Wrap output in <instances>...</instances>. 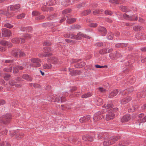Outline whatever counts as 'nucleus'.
<instances>
[{
    "label": "nucleus",
    "instance_id": "nucleus-56",
    "mask_svg": "<svg viewBox=\"0 0 146 146\" xmlns=\"http://www.w3.org/2000/svg\"><path fill=\"white\" fill-rule=\"evenodd\" d=\"M107 21L109 22H111L112 21L111 20L109 19H107Z\"/></svg>",
    "mask_w": 146,
    "mask_h": 146
},
{
    "label": "nucleus",
    "instance_id": "nucleus-54",
    "mask_svg": "<svg viewBox=\"0 0 146 146\" xmlns=\"http://www.w3.org/2000/svg\"><path fill=\"white\" fill-rule=\"evenodd\" d=\"M38 62L37 63H36V66L37 67H39L41 65V64H40L39 63H38Z\"/></svg>",
    "mask_w": 146,
    "mask_h": 146
},
{
    "label": "nucleus",
    "instance_id": "nucleus-30",
    "mask_svg": "<svg viewBox=\"0 0 146 146\" xmlns=\"http://www.w3.org/2000/svg\"><path fill=\"white\" fill-rule=\"evenodd\" d=\"M25 16L24 14H21L17 16V18L18 19H21L24 17Z\"/></svg>",
    "mask_w": 146,
    "mask_h": 146
},
{
    "label": "nucleus",
    "instance_id": "nucleus-25",
    "mask_svg": "<svg viewBox=\"0 0 146 146\" xmlns=\"http://www.w3.org/2000/svg\"><path fill=\"white\" fill-rule=\"evenodd\" d=\"M30 85L32 87H33L35 88H39L40 87V86L39 85L36 84H33L31 83L30 84Z\"/></svg>",
    "mask_w": 146,
    "mask_h": 146
},
{
    "label": "nucleus",
    "instance_id": "nucleus-20",
    "mask_svg": "<svg viewBox=\"0 0 146 146\" xmlns=\"http://www.w3.org/2000/svg\"><path fill=\"white\" fill-rule=\"evenodd\" d=\"M133 29L135 31H138L140 30L141 27L138 26H135L133 27Z\"/></svg>",
    "mask_w": 146,
    "mask_h": 146
},
{
    "label": "nucleus",
    "instance_id": "nucleus-2",
    "mask_svg": "<svg viewBox=\"0 0 146 146\" xmlns=\"http://www.w3.org/2000/svg\"><path fill=\"white\" fill-rule=\"evenodd\" d=\"M123 17L125 19L130 21L137 20V17L136 16H129L126 14H124Z\"/></svg>",
    "mask_w": 146,
    "mask_h": 146
},
{
    "label": "nucleus",
    "instance_id": "nucleus-28",
    "mask_svg": "<svg viewBox=\"0 0 146 146\" xmlns=\"http://www.w3.org/2000/svg\"><path fill=\"white\" fill-rule=\"evenodd\" d=\"M32 14L33 16H36L39 15V13L36 11H34L32 12Z\"/></svg>",
    "mask_w": 146,
    "mask_h": 146
},
{
    "label": "nucleus",
    "instance_id": "nucleus-5",
    "mask_svg": "<svg viewBox=\"0 0 146 146\" xmlns=\"http://www.w3.org/2000/svg\"><path fill=\"white\" fill-rule=\"evenodd\" d=\"M130 119V115H124L122 118L121 121L122 122H126L129 120Z\"/></svg>",
    "mask_w": 146,
    "mask_h": 146
},
{
    "label": "nucleus",
    "instance_id": "nucleus-26",
    "mask_svg": "<svg viewBox=\"0 0 146 146\" xmlns=\"http://www.w3.org/2000/svg\"><path fill=\"white\" fill-rule=\"evenodd\" d=\"M109 1L111 3L115 4H121V3L118 2V0H109Z\"/></svg>",
    "mask_w": 146,
    "mask_h": 146
},
{
    "label": "nucleus",
    "instance_id": "nucleus-33",
    "mask_svg": "<svg viewBox=\"0 0 146 146\" xmlns=\"http://www.w3.org/2000/svg\"><path fill=\"white\" fill-rule=\"evenodd\" d=\"M19 57H22L25 56V53L23 52H20L19 53Z\"/></svg>",
    "mask_w": 146,
    "mask_h": 146
},
{
    "label": "nucleus",
    "instance_id": "nucleus-35",
    "mask_svg": "<svg viewBox=\"0 0 146 146\" xmlns=\"http://www.w3.org/2000/svg\"><path fill=\"white\" fill-rule=\"evenodd\" d=\"M58 62V60L57 58H53L52 59V62L53 64L56 63Z\"/></svg>",
    "mask_w": 146,
    "mask_h": 146
},
{
    "label": "nucleus",
    "instance_id": "nucleus-37",
    "mask_svg": "<svg viewBox=\"0 0 146 146\" xmlns=\"http://www.w3.org/2000/svg\"><path fill=\"white\" fill-rule=\"evenodd\" d=\"M6 142L4 141L0 142V146H5Z\"/></svg>",
    "mask_w": 146,
    "mask_h": 146
},
{
    "label": "nucleus",
    "instance_id": "nucleus-3",
    "mask_svg": "<svg viewBox=\"0 0 146 146\" xmlns=\"http://www.w3.org/2000/svg\"><path fill=\"white\" fill-rule=\"evenodd\" d=\"M138 117L141 122H146V113H140Z\"/></svg>",
    "mask_w": 146,
    "mask_h": 146
},
{
    "label": "nucleus",
    "instance_id": "nucleus-63",
    "mask_svg": "<svg viewBox=\"0 0 146 146\" xmlns=\"http://www.w3.org/2000/svg\"><path fill=\"white\" fill-rule=\"evenodd\" d=\"M0 51H3V49H2V48L0 47Z\"/></svg>",
    "mask_w": 146,
    "mask_h": 146
},
{
    "label": "nucleus",
    "instance_id": "nucleus-45",
    "mask_svg": "<svg viewBox=\"0 0 146 146\" xmlns=\"http://www.w3.org/2000/svg\"><path fill=\"white\" fill-rule=\"evenodd\" d=\"M99 12V11L98 10H96L93 11V13H94V14L96 15Z\"/></svg>",
    "mask_w": 146,
    "mask_h": 146
},
{
    "label": "nucleus",
    "instance_id": "nucleus-62",
    "mask_svg": "<svg viewBox=\"0 0 146 146\" xmlns=\"http://www.w3.org/2000/svg\"><path fill=\"white\" fill-rule=\"evenodd\" d=\"M139 21H140L142 22L143 21V19H139Z\"/></svg>",
    "mask_w": 146,
    "mask_h": 146
},
{
    "label": "nucleus",
    "instance_id": "nucleus-4",
    "mask_svg": "<svg viewBox=\"0 0 146 146\" xmlns=\"http://www.w3.org/2000/svg\"><path fill=\"white\" fill-rule=\"evenodd\" d=\"M21 40V43H24L25 42V40L24 39H21L17 38H13L12 40V42L13 43L19 44Z\"/></svg>",
    "mask_w": 146,
    "mask_h": 146
},
{
    "label": "nucleus",
    "instance_id": "nucleus-16",
    "mask_svg": "<svg viewBox=\"0 0 146 146\" xmlns=\"http://www.w3.org/2000/svg\"><path fill=\"white\" fill-rule=\"evenodd\" d=\"M76 20L74 18H69L67 20V22L69 24H71L75 22Z\"/></svg>",
    "mask_w": 146,
    "mask_h": 146
},
{
    "label": "nucleus",
    "instance_id": "nucleus-41",
    "mask_svg": "<svg viewBox=\"0 0 146 146\" xmlns=\"http://www.w3.org/2000/svg\"><path fill=\"white\" fill-rule=\"evenodd\" d=\"M18 72V70L16 68H13V73H16Z\"/></svg>",
    "mask_w": 146,
    "mask_h": 146
},
{
    "label": "nucleus",
    "instance_id": "nucleus-1",
    "mask_svg": "<svg viewBox=\"0 0 146 146\" xmlns=\"http://www.w3.org/2000/svg\"><path fill=\"white\" fill-rule=\"evenodd\" d=\"M81 37H83L87 39H90V37L86 35H82L80 33L78 34L77 35H75L72 34L70 35L69 37L75 39H80L81 38Z\"/></svg>",
    "mask_w": 146,
    "mask_h": 146
},
{
    "label": "nucleus",
    "instance_id": "nucleus-55",
    "mask_svg": "<svg viewBox=\"0 0 146 146\" xmlns=\"http://www.w3.org/2000/svg\"><path fill=\"white\" fill-rule=\"evenodd\" d=\"M72 69H70V71L71 72H72V73L74 75H75L76 74V73H74L73 72H72Z\"/></svg>",
    "mask_w": 146,
    "mask_h": 146
},
{
    "label": "nucleus",
    "instance_id": "nucleus-23",
    "mask_svg": "<svg viewBox=\"0 0 146 146\" xmlns=\"http://www.w3.org/2000/svg\"><path fill=\"white\" fill-rule=\"evenodd\" d=\"M31 61L34 63H37L40 61L39 59L36 58H33L31 59Z\"/></svg>",
    "mask_w": 146,
    "mask_h": 146
},
{
    "label": "nucleus",
    "instance_id": "nucleus-43",
    "mask_svg": "<svg viewBox=\"0 0 146 146\" xmlns=\"http://www.w3.org/2000/svg\"><path fill=\"white\" fill-rule=\"evenodd\" d=\"M9 84L11 85H13L15 84V82H14V81L12 80H11L9 81Z\"/></svg>",
    "mask_w": 146,
    "mask_h": 146
},
{
    "label": "nucleus",
    "instance_id": "nucleus-24",
    "mask_svg": "<svg viewBox=\"0 0 146 146\" xmlns=\"http://www.w3.org/2000/svg\"><path fill=\"white\" fill-rule=\"evenodd\" d=\"M12 68L11 67H7L4 69V70L7 72H11V71Z\"/></svg>",
    "mask_w": 146,
    "mask_h": 146
},
{
    "label": "nucleus",
    "instance_id": "nucleus-21",
    "mask_svg": "<svg viewBox=\"0 0 146 146\" xmlns=\"http://www.w3.org/2000/svg\"><path fill=\"white\" fill-rule=\"evenodd\" d=\"M91 95L92 94L90 93L82 95V97L83 98H85L88 97H89L91 96Z\"/></svg>",
    "mask_w": 146,
    "mask_h": 146
},
{
    "label": "nucleus",
    "instance_id": "nucleus-19",
    "mask_svg": "<svg viewBox=\"0 0 146 146\" xmlns=\"http://www.w3.org/2000/svg\"><path fill=\"white\" fill-rule=\"evenodd\" d=\"M23 78L29 81H31L32 79L31 78L29 77L27 75H24L23 76Z\"/></svg>",
    "mask_w": 146,
    "mask_h": 146
},
{
    "label": "nucleus",
    "instance_id": "nucleus-31",
    "mask_svg": "<svg viewBox=\"0 0 146 146\" xmlns=\"http://www.w3.org/2000/svg\"><path fill=\"white\" fill-rule=\"evenodd\" d=\"M12 53L16 57L18 56V52L16 50L12 51Z\"/></svg>",
    "mask_w": 146,
    "mask_h": 146
},
{
    "label": "nucleus",
    "instance_id": "nucleus-64",
    "mask_svg": "<svg viewBox=\"0 0 146 146\" xmlns=\"http://www.w3.org/2000/svg\"><path fill=\"white\" fill-rule=\"evenodd\" d=\"M7 146H11V145L9 143H7Z\"/></svg>",
    "mask_w": 146,
    "mask_h": 146
},
{
    "label": "nucleus",
    "instance_id": "nucleus-8",
    "mask_svg": "<svg viewBox=\"0 0 146 146\" xmlns=\"http://www.w3.org/2000/svg\"><path fill=\"white\" fill-rule=\"evenodd\" d=\"M11 34V32L10 31L5 30L3 33V34L4 36H10Z\"/></svg>",
    "mask_w": 146,
    "mask_h": 146
},
{
    "label": "nucleus",
    "instance_id": "nucleus-46",
    "mask_svg": "<svg viewBox=\"0 0 146 146\" xmlns=\"http://www.w3.org/2000/svg\"><path fill=\"white\" fill-rule=\"evenodd\" d=\"M99 89L101 92H103L105 91V90L102 88H99Z\"/></svg>",
    "mask_w": 146,
    "mask_h": 146
},
{
    "label": "nucleus",
    "instance_id": "nucleus-48",
    "mask_svg": "<svg viewBox=\"0 0 146 146\" xmlns=\"http://www.w3.org/2000/svg\"><path fill=\"white\" fill-rule=\"evenodd\" d=\"M82 139L84 141H86L87 140V138L86 137V136H83L82 137Z\"/></svg>",
    "mask_w": 146,
    "mask_h": 146
},
{
    "label": "nucleus",
    "instance_id": "nucleus-32",
    "mask_svg": "<svg viewBox=\"0 0 146 146\" xmlns=\"http://www.w3.org/2000/svg\"><path fill=\"white\" fill-rule=\"evenodd\" d=\"M99 31L103 32L104 33H105L106 32L105 28L103 27H100L99 29Z\"/></svg>",
    "mask_w": 146,
    "mask_h": 146
},
{
    "label": "nucleus",
    "instance_id": "nucleus-22",
    "mask_svg": "<svg viewBox=\"0 0 146 146\" xmlns=\"http://www.w3.org/2000/svg\"><path fill=\"white\" fill-rule=\"evenodd\" d=\"M71 11L70 9H67L63 10L62 12L63 14H65L70 13Z\"/></svg>",
    "mask_w": 146,
    "mask_h": 146
},
{
    "label": "nucleus",
    "instance_id": "nucleus-59",
    "mask_svg": "<svg viewBox=\"0 0 146 146\" xmlns=\"http://www.w3.org/2000/svg\"><path fill=\"white\" fill-rule=\"evenodd\" d=\"M58 102H62L61 98H60V99L59 100H58L57 101Z\"/></svg>",
    "mask_w": 146,
    "mask_h": 146
},
{
    "label": "nucleus",
    "instance_id": "nucleus-13",
    "mask_svg": "<svg viewBox=\"0 0 146 146\" xmlns=\"http://www.w3.org/2000/svg\"><path fill=\"white\" fill-rule=\"evenodd\" d=\"M131 100V98L129 97L125 98L121 101V103L122 104H125Z\"/></svg>",
    "mask_w": 146,
    "mask_h": 146
},
{
    "label": "nucleus",
    "instance_id": "nucleus-12",
    "mask_svg": "<svg viewBox=\"0 0 146 146\" xmlns=\"http://www.w3.org/2000/svg\"><path fill=\"white\" fill-rule=\"evenodd\" d=\"M104 107L106 110H109L113 108V105L112 104H108L104 105Z\"/></svg>",
    "mask_w": 146,
    "mask_h": 146
},
{
    "label": "nucleus",
    "instance_id": "nucleus-47",
    "mask_svg": "<svg viewBox=\"0 0 146 146\" xmlns=\"http://www.w3.org/2000/svg\"><path fill=\"white\" fill-rule=\"evenodd\" d=\"M94 140V138L92 137H90L88 138V140L89 141H92Z\"/></svg>",
    "mask_w": 146,
    "mask_h": 146
},
{
    "label": "nucleus",
    "instance_id": "nucleus-7",
    "mask_svg": "<svg viewBox=\"0 0 146 146\" xmlns=\"http://www.w3.org/2000/svg\"><path fill=\"white\" fill-rule=\"evenodd\" d=\"M114 117V115L112 114H108L106 115V119L107 120H109L113 119Z\"/></svg>",
    "mask_w": 146,
    "mask_h": 146
},
{
    "label": "nucleus",
    "instance_id": "nucleus-51",
    "mask_svg": "<svg viewBox=\"0 0 146 146\" xmlns=\"http://www.w3.org/2000/svg\"><path fill=\"white\" fill-rule=\"evenodd\" d=\"M118 146H125V145L123 144H122L121 143H119Z\"/></svg>",
    "mask_w": 146,
    "mask_h": 146
},
{
    "label": "nucleus",
    "instance_id": "nucleus-39",
    "mask_svg": "<svg viewBox=\"0 0 146 146\" xmlns=\"http://www.w3.org/2000/svg\"><path fill=\"white\" fill-rule=\"evenodd\" d=\"M105 13L106 14L109 15H111L112 14V13L111 12L108 11H106Z\"/></svg>",
    "mask_w": 146,
    "mask_h": 146
},
{
    "label": "nucleus",
    "instance_id": "nucleus-11",
    "mask_svg": "<svg viewBox=\"0 0 146 146\" xmlns=\"http://www.w3.org/2000/svg\"><path fill=\"white\" fill-rule=\"evenodd\" d=\"M4 26L5 27L10 29L13 27V25L11 23H7L4 24Z\"/></svg>",
    "mask_w": 146,
    "mask_h": 146
},
{
    "label": "nucleus",
    "instance_id": "nucleus-29",
    "mask_svg": "<svg viewBox=\"0 0 146 146\" xmlns=\"http://www.w3.org/2000/svg\"><path fill=\"white\" fill-rule=\"evenodd\" d=\"M97 24L95 23H92L90 24L89 25V26L91 27H97Z\"/></svg>",
    "mask_w": 146,
    "mask_h": 146
},
{
    "label": "nucleus",
    "instance_id": "nucleus-36",
    "mask_svg": "<svg viewBox=\"0 0 146 146\" xmlns=\"http://www.w3.org/2000/svg\"><path fill=\"white\" fill-rule=\"evenodd\" d=\"M95 67L97 68H102L104 67H107V66H106V65L100 66V65H95Z\"/></svg>",
    "mask_w": 146,
    "mask_h": 146
},
{
    "label": "nucleus",
    "instance_id": "nucleus-52",
    "mask_svg": "<svg viewBox=\"0 0 146 146\" xmlns=\"http://www.w3.org/2000/svg\"><path fill=\"white\" fill-rule=\"evenodd\" d=\"M7 44H8V45H9V47H11V46H12V44L11 43H9V42L8 43L7 42Z\"/></svg>",
    "mask_w": 146,
    "mask_h": 146
},
{
    "label": "nucleus",
    "instance_id": "nucleus-60",
    "mask_svg": "<svg viewBox=\"0 0 146 146\" xmlns=\"http://www.w3.org/2000/svg\"><path fill=\"white\" fill-rule=\"evenodd\" d=\"M10 61V60H7L5 61V62L6 63H8Z\"/></svg>",
    "mask_w": 146,
    "mask_h": 146
},
{
    "label": "nucleus",
    "instance_id": "nucleus-61",
    "mask_svg": "<svg viewBox=\"0 0 146 146\" xmlns=\"http://www.w3.org/2000/svg\"><path fill=\"white\" fill-rule=\"evenodd\" d=\"M49 9H50V11H52L53 10V9L52 7H50Z\"/></svg>",
    "mask_w": 146,
    "mask_h": 146
},
{
    "label": "nucleus",
    "instance_id": "nucleus-42",
    "mask_svg": "<svg viewBox=\"0 0 146 146\" xmlns=\"http://www.w3.org/2000/svg\"><path fill=\"white\" fill-rule=\"evenodd\" d=\"M96 45L98 46H101L103 45V43L102 42H98L96 44Z\"/></svg>",
    "mask_w": 146,
    "mask_h": 146
},
{
    "label": "nucleus",
    "instance_id": "nucleus-9",
    "mask_svg": "<svg viewBox=\"0 0 146 146\" xmlns=\"http://www.w3.org/2000/svg\"><path fill=\"white\" fill-rule=\"evenodd\" d=\"M43 68L45 69H50L52 68V65L50 64H45L43 65Z\"/></svg>",
    "mask_w": 146,
    "mask_h": 146
},
{
    "label": "nucleus",
    "instance_id": "nucleus-6",
    "mask_svg": "<svg viewBox=\"0 0 146 146\" xmlns=\"http://www.w3.org/2000/svg\"><path fill=\"white\" fill-rule=\"evenodd\" d=\"M10 8L11 10H15L19 9L20 8V5L19 4L11 5L10 6Z\"/></svg>",
    "mask_w": 146,
    "mask_h": 146
},
{
    "label": "nucleus",
    "instance_id": "nucleus-14",
    "mask_svg": "<svg viewBox=\"0 0 146 146\" xmlns=\"http://www.w3.org/2000/svg\"><path fill=\"white\" fill-rule=\"evenodd\" d=\"M118 139V138L116 137H112L110 139V141L111 142V144H113L115 142L117 141Z\"/></svg>",
    "mask_w": 146,
    "mask_h": 146
},
{
    "label": "nucleus",
    "instance_id": "nucleus-57",
    "mask_svg": "<svg viewBox=\"0 0 146 146\" xmlns=\"http://www.w3.org/2000/svg\"><path fill=\"white\" fill-rule=\"evenodd\" d=\"M40 72L41 73V75L42 76L44 75V73L41 70H40Z\"/></svg>",
    "mask_w": 146,
    "mask_h": 146
},
{
    "label": "nucleus",
    "instance_id": "nucleus-38",
    "mask_svg": "<svg viewBox=\"0 0 146 146\" xmlns=\"http://www.w3.org/2000/svg\"><path fill=\"white\" fill-rule=\"evenodd\" d=\"M116 94L117 93L116 92H112L111 93L110 95L112 96H116Z\"/></svg>",
    "mask_w": 146,
    "mask_h": 146
},
{
    "label": "nucleus",
    "instance_id": "nucleus-44",
    "mask_svg": "<svg viewBox=\"0 0 146 146\" xmlns=\"http://www.w3.org/2000/svg\"><path fill=\"white\" fill-rule=\"evenodd\" d=\"M84 117H85V119L86 121L89 120L90 118V117L89 115H87Z\"/></svg>",
    "mask_w": 146,
    "mask_h": 146
},
{
    "label": "nucleus",
    "instance_id": "nucleus-34",
    "mask_svg": "<svg viewBox=\"0 0 146 146\" xmlns=\"http://www.w3.org/2000/svg\"><path fill=\"white\" fill-rule=\"evenodd\" d=\"M10 78V75H6L4 77V79L6 80H9Z\"/></svg>",
    "mask_w": 146,
    "mask_h": 146
},
{
    "label": "nucleus",
    "instance_id": "nucleus-53",
    "mask_svg": "<svg viewBox=\"0 0 146 146\" xmlns=\"http://www.w3.org/2000/svg\"><path fill=\"white\" fill-rule=\"evenodd\" d=\"M118 2H119L120 3H121V4L125 0H118Z\"/></svg>",
    "mask_w": 146,
    "mask_h": 146
},
{
    "label": "nucleus",
    "instance_id": "nucleus-15",
    "mask_svg": "<svg viewBox=\"0 0 146 146\" xmlns=\"http://www.w3.org/2000/svg\"><path fill=\"white\" fill-rule=\"evenodd\" d=\"M111 142L110 140H107L104 141L103 142V145L105 146H108L111 145Z\"/></svg>",
    "mask_w": 146,
    "mask_h": 146
},
{
    "label": "nucleus",
    "instance_id": "nucleus-49",
    "mask_svg": "<svg viewBox=\"0 0 146 146\" xmlns=\"http://www.w3.org/2000/svg\"><path fill=\"white\" fill-rule=\"evenodd\" d=\"M142 109H146V104L142 106Z\"/></svg>",
    "mask_w": 146,
    "mask_h": 146
},
{
    "label": "nucleus",
    "instance_id": "nucleus-58",
    "mask_svg": "<svg viewBox=\"0 0 146 146\" xmlns=\"http://www.w3.org/2000/svg\"><path fill=\"white\" fill-rule=\"evenodd\" d=\"M3 102H4V101L2 100H0V105H1L2 104Z\"/></svg>",
    "mask_w": 146,
    "mask_h": 146
},
{
    "label": "nucleus",
    "instance_id": "nucleus-17",
    "mask_svg": "<svg viewBox=\"0 0 146 146\" xmlns=\"http://www.w3.org/2000/svg\"><path fill=\"white\" fill-rule=\"evenodd\" d=\"M120 9L124 12H127L128 11V9L126 6H121L120 7Z\"/></svg>",
    "mask_w": 146,
    "mask_h": 146
},
{
    "label": "nucleus",
    "instance_id": "nucleus-18",
    "mask_svg": "<svg viewBox=\"0 0 146 146\" xmlns=\"http://www.w3.org/2000/svg\"><path fill=\"white\" fill-rule=\"evenodd\" d=\"M91 12L90 10H87L83 11L82 13L83 15H86L89 14Z\"/></svg>",
    "mask_w": 146,
    "mask_h": 146
},
{
    "label": "nucleus",
    "instance_id": "nucleus-27",
    "mask_svg": "<svg viewBox=\"0 0 146 146\" xmlns=\"http://www.w3.org/2000/svg\"><path fill=\"white\" fill-rule=\"evenodd\" d=\"M80 121L82 123L85 122L86 121L84 117H81L79 119Z\"/></svg>",
    "mask_w": 146,
    "mask_h": 146
},
{
    "label": "nucleus",
    "instance_id": "nucleus-50",
    "mask_svg": "<svg viewBox=\"0 0 146 146\" xmlns=\"http://www.w3.org/2000/svg\"><path fill=\"white\" fill-rule=\"evenodd\" d=\"M98 101L100 102V103L98 104L99 105H101L102 104V101L101 99H99Z\"/></svg>",
    "mask_w": 146,
    "mask_h": 146
},
{
    "label": "nucleus",
    "instance_id": "nucleus-10",
    "mask_svg": "<svg viewBox=\"0 0 146 146\" xmlns=\"http://www.w3.org/2000/svg\"><path fill=\"white\" fill-rule=\"evenodd\" d=\"M7 118L5 115H3L0 117V123H4Z\"/></svg>",
    "mask_w": 146,
    "mask_h": 146
},
{
    "label": "nucleus",
    "instance_id": "nucleus-40",
    "mask_svg": "<svg viewBox=\"0 0 146 146\" xmlns=\"http://www.w3.org/2000/svg\"><path fill=\"white\" fill-rule=\"evenodd\" d=\"M0 43L2 45H5L7 43V42L5 41H1L0 42Z\"/></svg>",
    "mask_w": 146,
    "mask_h": 146
}]
</instances>
